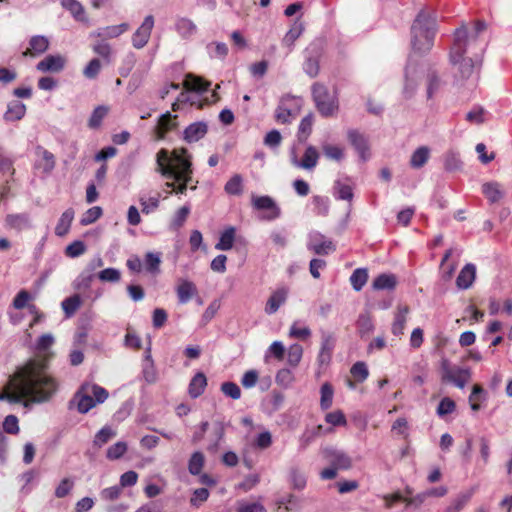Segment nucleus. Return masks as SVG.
Returning <instances> with one entry per match:
<instances>
[{"label": "nucleus", "instance_id": "f257e3e1", "mask_svg": "<svg viewBox=\"0 0 512 512\" xmlns=\"http://www.w3.org/2000/svg\"><path fill=\"white\" fill-rule=\"evenodd\" d=\"M50 357L51 354H45L31 358L17 367L0 391V401L25 407L49 401L59 387L57 379L48 373Z\"/></svg>", "mask_w": 512, "mask_h": 512}, {"label": "nucleus", "instance_id": "f03ea898", "mask_svg": "<svg viewBox=\"0 0 512 512\" xmlns=\"http://www.w3.org/2000/svg\"><path fill=\"white\" fill-rule=\"evenodd\" d=\"M486 28L487 25L484 21L477 20L470 30L467 26L462 25L454 32L449 59L462 79H468L473 74L474 68L484 52L485 45L479 38Z\"/></svg>", "mask_w": 512, "mask_h": 512}, {"label": "nucleus", "instance_id": "7ed1b4c3", "mask_svg": "<svg viewBox=\"0 0 512 512\" xmlns=\"http://www.w3.org/2000/svg\"><path fill=\"white\" fill-rule=\"evenodd\" d=\"M186 148L174 149L171 153L162 148L156 154V171L167 179L176 181L175 194H185L187 189L195 190L198 181L193 182V167Z\"/></svg>", "mask_w": 512, "mask_h": 512}, {"label": "nucleus", "instance_id": "20e7f679", "mask_svg": "<svg viewBox=\"0 0 512 512\" xmlns=\"http://www.w3.org/2000/svg\"><path fill=\"white\" fill-rule=\"evenodd\" d=\"M436 18L431 13L421 10L411 26V45L417 54L429 52L434 45Z\"/></svg>", "mask_w": 512, "mask_h": 512}, {"label": "nucleus", "instance_id": "39448f33", "mask_svg": "<svg viewBox=\"0 0 512 512\" xmlns=\"http://www.w3.org/2000/svg\"><path fill=\"white\" fill-rule=\"evenodd\" d=\"M109 397V392L102 386L85 382L74 394L70 404H75L81 414L88 413L98 404L104 403Z\"/></svg>", "mask_w": 512, "mask_h": 512}, {"label": "nucleus", "instance_id": "423d86ee", "mask_svg": "<svg viewBox=\"0 0 512 512\" xmlns=\"http://www.w3.org/2000/svg\"><path fill=\"white\" fill-rule=\"evenodd\" d=\"M311 92L315 107L321 116L327 118L337 113L339 109L338 98L335 93L329 91L327 86L315 82L311 87Z\"/></svg>", "mask_w": 512, "mask_h": 512}, {"label": "nucleus", "instance_id": "0eeeda50", "mask_svg": "<svg viewBox=\"0 0 512 512\" xmlns=\"http://www.w3.org/2000/svg\"><path fill=\"white\" fill-rule=\"evenodd\" d=\"M471 377L470 371L462 368H451L448 360L441 363L442 382L453 383L460 389H463Z\"/></svg>", "mask_w": 512, "mask_h": 512}, {"label": "nucleus", "instance_id": "6e6552de", "mask_svg": "<svg viewBox=\"0 0 512 512\" xmlns=\"http://www.w3.org/2000/svg\"><path fill=\"white\" fill-rule=\"evenodd\" d=\"M178 116L171 114L169 111L162 114L153 129L154 139L157 141L164 140L168 133L178 128Z\"/></svg>", "mask_w": 512, "mask_h": 512}, {"label": "nucleus", "instance_id": "1a4fd4ad", "mask_svg": "<svg viewBox=\"0 0 512 512\" xmlns=\"http://www.w3.org/2000/svg\"><path fill=\"white\" fill-rule=\"evenodd\" d=\"M336 345V338L333 333L321 331V344L317 355V362L320 366L328 365L331 362L333 351Z\"/></svg>", "mask_w": 512, "mask_h": 512}, {"label": "nucleus", "instance_id": "9d476101", "mask_svg": "<svg viewBox=\"0 0 512 512\" xmlns=\"http://www.w3.org/2000/svg\"><path fill=\"white\" fill-rule=\"evenodd\" d=\"M252 206L256 210L267 211L265 219L269 221L277 219L281 214L280 208L270 196H253Z\"/></svg>", "mask_w": 512, "mask_h": 512}, {"label": "nucleus", "instance_id": "9b49d317", "mask_svg": "<svg viewBox=\"0 0 512 512\" xmlns=\"http://www.w3.org/2000/svg\"><path fill=\"white\" fill-rule=\"evenodd\" d=\"M153 27V16H146L141 26L135 31V33L132 36V44L136 49H141L148 43Z\"/></svg>", "mask_w": 512, "mask_h": 512}, {"label": "nucleus", "instance_id": "f8f14e48", "mask_svg": "<svg viewBox=\"0 0 512 512\" xmlns=\"http://www.w3.org/2000/svg\"><path fill=\"white\" fill-rule=\"evenodd\" d=\"M324 458L338 470H348L352 467L351 457L337 449L327 448L323 451Z\"/></svg>", "mask_w": 512, "mask_h": 512}, {"label": "nucleus", "instance_id": "ddd939ff", "mask_svg": "<svg viewBox=\"0 0 512 512\" xmlns=\"http://www.w3.org/2000/svg\"><path fill=\"white\" fill-rule=\"evenodd\" d=\"M289 290L287 287H279L271 293L266 305L265 313L267 315L275 314L278 309L287 301Z\"/></svg>", "mask_w": 512, "mask_h": 512}, {"label": "nucleus", "instance_id": "4468645a", "mask_svg": "<svg viewBox=\"0 0 512 512\" xmlns=\"http://www.w3.org/2000/svg\"><path fill=\"white\" fill-rule=\"evenodd\" d=\"M208 132V125L206 122L198 121L188 125L183 131V139L187 143L197 142L203 139Z\"/></svg>", "mask_w": 512, "mask_h": 512}, {"label": "nucleus", "instance_id": "2eb2a0df", "mask_svg": "<svg viewBox=\"0 0 512 512\" xmlns=\"http://www.w3.org/2000/svg\"><path fill=\"white\" fill-rule=\"evenodd\" d=\"M66 59L61 55H48L38 62L36 68L41 72L58 73L64 69Z\"/></svg>", "mask_w": 512, "mask_h": 512}, {"label": "nucleus", "instance_id": "dca6fc26", "mask_svg": "<svg viewBox=\"0 0 512 512\" xmlns=\"http://www.w3.org/2000/svg\"><path fill=\"white\" fill-rule=\"evenodd\" d=\"M5 226L10 230L20 232L31 227L30 217L27 213L7 214Z\"/></svg>", "mask_w": 512, "mask_h": 512}, {"label": "nucleus", "instance_id": "f3484780", "mask_svg": "<svg viewBox=\"0 0 512 512\" xmlns=\"http://www.w3.org/2000/svg\"><path fill=\"white\" fill-rule=\"evenodd\" d=\"M176 294L179 303L186 304L198 295V289L192 281L181 279L176 287Z\"/></svg>", "mask_w": 512, "mask_h": 512}, {"label": "nucleus", "instance_id": "a211bd4d", "mask_svg": "<svg viewBox=\"0 0 512 512\" xmlns=\"http://www.w3.org/2000/svg\"><path fill=\"white\" fill-rule=\"evenodd\" d=\"M129 25L127 23H122L119 25H111L103 28H99L97 31L91 33L92 37H96L102 40H108L117 38L126 31H128Z\"/></svg>", "mask_w": 512, "mask_h": 512}, {"label": "nucleus", "instance_id": "6ab92c4d", "mask_svg": "<svg viewBox=\"0 0 512 512\" xmlns=\"http://www.w3.org/2000/svg\"><path fill=\"white\" fill-rule=\"evenodd\" d=\"M49 48V40L45 36H33L29 41V47L23 52V56L36 57L43 54Z\"/></svg>", "mask_w": 512, "mask_h": 512}, {"label": "nucleus", "instance_id": "aec40b11", "mask_svg": "<svg viewBox=\"0 0 512 512\" xmlns=\"http://www.w3.org/2000/svg\"><path fill=\"white\" fill-rule=\"evenodd\" d=\"M61 6L70 12L73 18L78 22L88 23L84 6L78 0H59Z\"/></svg>", "mask_w": 512, "mask_h": 512}, {"label": "nucleus", "instance_id": "412c9836", "mask_svg": "<svg viewBox=\"0 0 512 512\" xmlns=\"http://www.w3.org/2000/svg\"><path fill=\"white\" fill-rule=\"evenodd\" d=\"M348 139L352 146L357 150L361 158L366 160L369 152L366 137L359 133L357 130H350L348 132Z\"/></svg>", "mask_w": 512, "mask_h": 512}, {"label": "nucleus", "instance_id": "4be33fe9", "mask_svg": "<svg viewBox=\"0 0 512 512\" xmlns=\"http://www.w3.org/2000/svg\"><path fill=\"white\" fill-rule=\"evenodd\" d=\"M409 307L407 305H399L397 307L391 331L395 336H400L404 333L405 325L407 322V315L409 314Z\"/></svg>", "mask_w": 512, "mask_h": 512}, {"label": "nucleus", "instance_id": "5701e85b", "mask_svg": "<svg viewBox=\"0 0 512 512\" xmlns=\"http://www.w3.org/2000/svg\"><path fill=\"white\" fill-rule=\"evenodd\" d=\"M296 99L292 96L282 97L279 105L275 110V119L278 123L287 124L290 123V117L292 111L289 106V102L295 101Z\"/></svg>", "mask_w": 512, "mask_h": 512}, {"label": "nucleus", "instance_id": "b1692460", "mask_svg": "<svg viewBox=\"0 0 512 512\" xmlns=\"http://www.w3.org/2000/svg\"><path fill=\"white\" fill-rule=\"evenodd\" d=\"M26 114V106L22 102L15 100L7 105V110L4 114V120L7 122H14L21 120Z\"/></svg>", "mask_w": 512, "mask_h": 512}, {"label": "nucleus", "instance_id": "393cba45", "mask_svg": "<svg viewBox=\"0 0 512 512\" xmlns=\"http://www.w3.org/2000/svg\"><path fill=\"white\" fill-rule=\"evenodd\" d=\"M207 386V378L204 373L198 372L191 379L188 386V393L191 398L195 399L201 396Z\"/></svg>", "mask_w": 512, "mask_h": 512}, {"label": "nucleus", "instance_id": "a878e982", "mask_svg": "<svg viewBox=\"0 0 512 512\" xmlns=\"http://www.w3.org/2000/svg\"><path fill=\"white\" fill-rule=\"evenodd\" d=\"M210 85L211 83L202 77L195 76L190 73L185 76V80L183 82V86L186 90L195 92H206Z\"/></svg>", "mask_w": 512, "mask_h": 512}, {"label": "nucleus", "instance_id": "bb28decb", "mask_svg": "<svg viewBox=\"0 0 512 512\" xmlns=\"http://www.w3.org/2000/svg\"><path fill=\"white\" fill-rule=\"evenodd\" d=\"M476 268L473 264H466L460 271L456 284L461 289H468L475 280Z\"/></svg>", "mask_w": 512, "mask_h": 512}, {"label": "nucleus", "instance_id": "cd10ccee", "mask_svg": "<svg viewBox=\"0 0 512 512\" xmlns=\"http://www.w3.org/2000/svg\"><path fill=\"white\" fill-rule=\"evenodd\" d=\"M482 193L490 203H497L504 196L503 189L498 182L484 183L482 185Z\"/></svg>", "mask_w": 512, "mask_h": 512}, {"label": "nucleus", "instance_id": "c85d7f7f", "mask_svg": "<svg viewBox=\"0 0 512 512\" xmlns=\"http://www.w3.org/2000/svg\"><path fill=\"white\" fill-rule=\"evenodd\" d=\"M321 240L318 241L316 238L311 241L308 248L317 255H328L336 250L335 244L331 240H326L320 235Z\"/></svg>", "mask_w": 512, "mask_h": 512}, {"label": "nucleus", "instance_id": "c756f323", "mask_svg": "<svg viewBox=\"0 0 512 512\" xmlns=\"http://www.w3.org/2000/svg\"><path fill=\"white\" fill-rule=\"evenodd\" d=\"M73 219L74 210L72 208L65 210L59 218L58 223L55 227V234L60 237L65 236L70 230Z\"/></svg>", "mask_w": 512, "mask_h": 512}, {"label": "nucleus", "instance_id": "7c9ffc66", "mask_svg": "<svg viewBox=\"0 0 512 512\" xmlns=\"http://www.w3.org/2000/svg\"><path fill=\"white\" fill-rule=\"evenodd\" d=\"M397 285L396 276L393 274H380L373 281V288L375 290H393Z\"/></svg>", "mask_w": 512, "mask_h": 512}, {"label": "nucleus", "instance_id": "2f4dec72", "mask_svg": "<svg viewBox=\"0 0 512 512\" xmlns=\"http://www.w3.org/2000/svg\"><path fill=\"white\" fill-rule=\"evenodd\" d=\"M314 124V115L313 113L307 114L300 122L298 127V140L300 142H305L308 137L312 133V128Z\"/></svg>", "mask_w": 512, "mask_h": 512}, {"label": "nucleus", "instance_id": "473e14b6", "mask_svg": "<svg viewBox=\"0 0 512 512\" xmlns=\"http://www.w3.org/2000/svg\"><path fill=\"white\" fill-rule=\"evenodd\" d=\"M318 158L319 154L316 148L313 146H309L306 148L301 162L295 161V164L304 169H312L317 165Z\"/></svg>", "mask_w": 512, "mask_h": 512}, {"label": "nucleus", "instance_id": "72a5a7b5", "mask_svg": "<svg viewBox=\"0 0 512 512\" xmlns=\"http://www.w3.org/2000/svg\"><path fill=\"white\" fill-rule=\"evenodd\" d=\"M175 29L183 38H189L196 32V25L188 18H180L175 23Z\"/></svg>", "mask_w": 512, "mask_h": 512}, {"label": "nucleus", "instance_id": "f704fd0d", "mask_svg": "<svg viewBox=\"0 0 512 512\" xmlns=\"http://www.w3.org/2000/svg\"><path fill=\"white\" fill-rule=\"evenodd\" d=\"M430 150L426 146L417 148L411 156L410 165L413 168L423 167L429 159Z\"/></svg>", "mask_w": 512, "mask_h": 512}, {"label": "nucleus", "instance_id": "c9c22d12", "mask_svg": "<svg viewBox=\"0 0 512 512\" xmlns=\"http://www.w3.org/2000/svg\"><path fill=\"white\" fill-rule=\"evenodd\" d=\"M224 190L229 195L239 196L243 192V178L240 174L233 175L225 184Z\"/></svg>", "mask_w": 512, "mask_h": 512}, {"label": "nucleus", "instance_id": "e433bc0d", "mask_svg": "<svg viewBox=\"0 0 512 512\" xmlns=\"http://www.w3.org/2000/svg\"><path fill=\"white\" fill-rule=\"evenodd\" d=\"M303 25L301 22L296 21L289 31L284 35L282 43L288 48H292L295 41L300 37L303 32Z\"/></svg>", "mask_w": 512, "mask_h": 512}, {"label": "nucleus", "instance_id": "4c0bfd02", "mask_svg": "<svg viewBox=\"0 0 512 512\" xmlns=\"http://www.w3.org/2000/svg\"><path fill=\"white\" fill-rule=\"evenodd\" d=\"M368 280V271L365 268H357L350 276V283L355 291H360Z\"/></svg>", "mask_w": 512, "mask_h": 512}, {"label": "nucleus", "instance_id": "58836bf2", "mask_svg": "<svg viewBox=\"0 0 512 512\" xmlns=\"http://www.w3.org/2000/svg\"><path fill=\"white\" fill-rule=\"evenodd\" d=\"M81 303L82 301L80 296L78 294H74L70 297L65 298L61 303V307L65 312L66 316L71 317L80 308Z\"/></svg>", "mask_w": 512, "mask_h": 512}, {"label": "nucleus", "instance_id": "ea45409f", "mask_svg": "<svg viewBox=\"0 0 512 512\" xmlns=\"http://www.w3.org/2000/svg\"><path fill=\"white\" fill-rule=\"evenodd\" d=\"M234 239L235 229L233 227H229L221 234L215 248L222 251L230 250L233 247Z\"/></svg>", "mask_w": 512, "mask_h": 512}, {"label": "nucleus", "instance_id": "a19ab883", "mask_svg": "<svg viewBox=\"0 0 512 512\" xmlns=\"http://www.w3.org/2000/svg\"><path fill=\"white\" fill-rule=\"evenodd\" d=\"M205 457L202 452H194L188 461V470L192 475H199L204 467Z\"/></svg>", "mask_w": 512, "mask_h": 512}, {"label": "nucleus", "instance_id": "79ce46f5", "mask_svg": "<svg viewBox=\"0 0 512 512\" xmlns=\"http://www.w3.org/2000/svg\"><path fill=\"white\" fill-rule=\"evenodd\" d=\"M95 54L102 57L106 63L111 62L112 48L105 40L99 39L92 45Z\"/></svg>", "mask_w": 512, "mask_h": 512}, {"label": "nucleus", "instance_id": "37998d69", "mask_svg": "<svg viewBox=\"0 0 512 512\" xmlns=\"http://www.w3.org/2000/svg\"><path fill=\"white\" fill-rule=\"evenodd\" d=\"M350 373L354 380L358 383L364 382L369 376V370L365 362L358 361L354 363L350 369Z\"/></svg>", "mask_w": 512, "mask_h": 512}, {"label": "nucleus", "instance_id": "c03bdc74", "mask_svg": "<svg viewBox=\"0 0 512 512\" xmlns=\"http://www.w3.org/2000/svg\"><path fill=\"white\" fill-rule=\"evenodd\" d=\"M320 56L318 54L309 56L306 58L303 69L307 75H309L311 78H315L320 71Z\"/></svg>", "mask_w": 512, "mask_h": 512}, {"label": "nucleus", "instance_id": "a18cd8bd", "mask_svg": "<svg viewBox=\"0 0 512 512\" xmlns=\"http://www.w3.org/2000/svg\"><path fill=\"white\" fill-rule=\"evenodd\" d=\"M303 356V348L300 344L295 343L289 346L287 362L290 366L296 367L300 363Z\"/></svg>", "mask_w": 512, "mask_h": 512}, {"label": "nucleus", "instance_id": "49530a36", "mask_svg": "<svg viewBox=\"0 0 512 512\" xmlns=\"http://www.w3.org/2000/svg\"><path fill=\"white\" fill-rule=\"evenodd\" d=\"M471 493L459 494L444 512H460L470 501Z\"/></svg>", "mask_w": 512, "mask_h": 512}, {"label": "nucleus", "instance_id": "de8ad7c7", "mask_svg": "<svg viewBox=\"0 0 512 512\" xmlns=\"http://www.w3.org/2000/svg\"><path fill=\"white\" fill-rule=\"evenodd\" d=\"M321 399H320V406L323 410H327L331 407L332 401H333V388L331 384L324 383L321 386Z\"/></svg>", "mask_w": 512, "mask_h": 512}, {"label": "nucleus", "instance_id": "09e8293b", "mask_svg": "<svg viewBox=\"0 0 512 512\" xmlns=\"http://www.w3.org/2000/svg\"><path fill=\"white\" fill-rule=\"evenodd\" d=\"M456 410V403L449 397H444L438 404L436 413L439 417L443 418Z\"/></svg>", "mask_w": 512, "mask_h": 512}, {"label": "nucleus", "instance_id": "8fccbe9b", "mask_svg": "<svg viewBox=\"0 0 512 512\" xmlns=\"http://www.w3.org/2000/svg\"><path fill=\"white\" fill-rule=\"evenodd\" d=\"M189 214H190V207L189 206H182V207H180L175 212V214H174V216L172 218L171 226L174 229L181 228L184 225V223L186 222Z\"/></svg>", "mask_w": 512, "mask_h": 512}, {"label": "nucleus", "instance_id": "3c124183", "mask_svg": "<svg viewBox=\"0 0 512 512\" xmlns=\"http://www.w3.org/2000/svg\"><path fill=\"white\" fill-rule=\"evenodd\" d=\"M334 189L336 191V198L340 200L351 201L353 199V189L350 185L344 184L340 181L335 182Z\"/></svg>", "mask_w": 512, "mask_h": 512}, {"label": "nucleus", "instance_id": "603ef678", "mask_svg": "<svg viewBox=\"0 0 512 512\" xmlns=\"http://www.w3.org/2000/svg\"><path fill=\"white\" fill-rule=\"evenodd\" d=\"M161 259L158 253L148 252L145 255L146 270L150 273H158L160 271Z\"/></svg>", "mask_w": 512, "mask_h": 512}, {"label": "nucleus", "instance_id": "864d4df0", "mask_svg": "<svg viewBox=\"0 0 512 512\" xmlns=\"http://www.w3.org/2000/svg\"><path fill=\"white\" fill-rule=\"evenodd\" d=\"M108 113V109L104 106H98L94 109V111L92 112V115L89 119V122H88V125L90 128H98L101 123H102V120L104 119V117L107 115Z\"/></svg>", "mask_w": 512, "mask_h": 512}, {"label": "nucleus", "instance_id": "5fc2aeb1", "mask_svg": "<svg viewBox=\"0 0 512 512\" xmlns=\"http://www.w3.org/2000/svg\"><path fill=\"white\" fill-rule=\"evenodd\" d=\"M98 279L102 282L116 283L121 279V273L116 268H106L98 273Z\"/></svg>", "mask_w": 512, "mask_h": 512}, {"label": "nucleus", "instance_id": "6e6d98bb", "mask_svg": "<svg viewBox=\"0 0 512 512\" xmlns=\"http://www.w3.org/2000/svg\"><path fill=\"white\" fill-rule=\"evenodd\" d=\"M127 451V444L125 442H117L110 446L107 450L106 456L110 460H117L121 458Z\"/></svg>", "mask_w": 512, "mask_h": 512}, {"label": "nucleus", "instance_id": "4d7b16f0", "mask_svg": "<svg viewBox=\"0 0 512 512\" xmlns=\"http://www.w3.org/2000/svg\"><path fill=\"white\" fill-rule=\"evenodd\" d=\"M441 81L435 72H430L427 76V98L431 99L440 89Z\"/></svg>", "mask_w": 512, "mask_h": 512}, {"label": "nucleus", "instance_id": "13d9d810", "mask_svg": "<svg viewBox=\"0 0 512 512\" xmlns=\"http://www.w3.org/2000/svg\"><path fill=\"white\" fill-rule=\"evenodd\" d=\"M101 71V62L98 58L89 61L83 70V75L88 79H95Z\"/></svg>", "mask_w": 512, "mask_h": 512}, {"label": "nucleus", "instance_id": "bf43d9fd", "mask_svg": "<svg viewBox=\"0 0 512 512\" xmlns=\"http://www.w3.org/2000/svg\"><path fill=\"white\" fill-rule=\"evenodd\" d=\"M116 433L112 430L111 427L105 426L95 435L94 444L96 446L101 447L106 444L111 438H113Z\"/></svg>", "mask_w": 512, "mask_h": 512}, {"label": "nucleus", "instance_id": "052dcab7", "mask_svg": "<svg viewBox=\"0 0 512 512\" xmlns=\"http://www.w3.org/2000/svg\"><path fill=\"white\" fill-rule=\"evenodd\" d=\"M483 393H484V390L480 385L475 384L473 386L472 392L469 396L470 407L473 411L480 410L481 406L479 404V401H481Z\"/></svg>", "mask_w": 512, "mask_h": 512}, {"label": "nucleus", "instance_id": "680f3d73", "mask_svg": "<svg viewBox=\"0 0 512 512\" xmlns=\"http://www.w3.org/2000/svg\"><path fill=\"white\" fill-rule=\"evenodd\" d=\"M289 477L295 489L301 490L306 486V477L299 469L292 468Z\"/></svg>", "mask_w": 512, "mask_h": 512}, {"label": "nucleus", "instance_id": "e2e57ef3", "mask_svg": "<svg viewBox=\"0 0 512 512\" xmlns=\"http://www.w3.org/2000/svg\"><path fill=\"white\" fill-rule=\"evenodd\" d=\"M86 251V246L83 241L76 240L69 244L65 249L66 256L75 258L82 255Z\"/></svg>", "mask_w": 512, "mask_h": 512}, {"label": "nucleus", "instance_id": "0e129e2a", "mask_svg": "<svg viewBox=\"0 0 512 512\" xmlns=\"http://www.w3.org/2000/svg\"><path fill=\"white\" fill-rule=\"evenodd\" d=\"M325 421L332 426H344L347 424L346 417L341 410L329 412L326 414Z\"/></svg>", "mask_w": 512, "mask_h": 512}, {"label": "nucleus", "instance_id": "69168bd1", "mask_svg": "<svg viewBox=\"0 0 512 512\" xmlns=\"http://www.w3.org/2000/svg\"><path fill=\"white\" fill-rule=\"evenodd\" d=\"M316 213L318 215H326L329 211V199L326 196L316 195L312 199Z\"/></svg>", "mask_w": 512, "mask_h": 512}, {"label": "nucleus", "instance_id": "338daca9", "mask_svg": "<svg viewBox=\"0 0 512 512\" xmlns=\"http://www.w3.org/2000/svg\"><path fill=\"white\" fill-rule=\"evenodd\" d=\"M74 487V482L70 478H64L55 489V496L57 498L66 497Z\"/></svg>", "mask_w": 512, "mask_h": 512}, {"label": "nucleus", "instance_id": "774afa93", "mask_svg": "<svg viewBox=\"0 0 512 512\" xmlns=\"http://www.w3.org/2000/svg\"><path fill=\"white\" fill-rule=\"evenodd\" d=\"M221 391L226 396L237 400L241 397V390L239 386L234 382H224L221 385Z\"/></svg>", "mask_w": 512, "mask_h": 512}]
</instances>
